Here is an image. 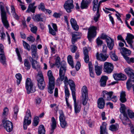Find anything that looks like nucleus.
<instances>
[{"label":"nucleus","instance_id":"1","mask_svg":"<svg viewBox=\"0 0 134 134\" xmlns=\"http://www.w3.org/2000/svg\"><path fill=\"white\" fill-rule=\"evenodd\" d=\"M65 65L66 63L64 61L62 62L59 70V77L58 78L59 79V82H60V80L61 81L64 80V83L65 82V81L66 82H69L67 77L65 76V72L66 70V68Z\"/></svg>","mask_w":134,"mask_h":134},{"label":"nucleus","instance_id":"2","mask_svg":"<svg viewBox=\"0 0 134 134\" xmlns=\"http://www.w3.org/2000/svg\"><path fill=\"white\" fill-rule=\"evenodd\" d=\"M65 85L64 88L65 90V100L68 99L69 96L70 95V93L69 91L68 90V88L67 86L69 84L70 88V89L72 92V89H74V92L75 93V85L74 82L71 80L69 79V82H66L65 81L64 83Z\"/></svg>","mask_w":134,"mask_h":134},{"label":"nucleus","instance_id":"3","mask_svg":"<svg viewBox=\"0 0 134 134\" xmlns=\"http://www.w3.org/2000/svg\"><path fill=\"white\" fill-rule=\"evenodd\" d=\"M3 4V3L2 2H0V8L2 21L5 27L7 29L9 27V25L7 20L6 12L5 10Z\"/></svg>","mask_w":134,"mask_h":134},{"label":"nucleus","instance_id":"4","mask_svg":"<svg viewBox=\"0 0 134 134\" xmlns=\"http://www.w3.org/2000/svg\"><path fill=\"white\" fill-rule=\"evenodd\" d=\"M81 101L82 103L84 105L87 104L88 99V90L85 86H83L81 90Z\"/></svg>","mask_w":134,"mask_h":134},{"label":"nucleus","instance_id":"5","mask_svg":"<svg viewBox=\"0 0 134 134\" xmlns=\"http://www.w3.org/2000/svg\"><path fill=\"white\" fill-rule=\"evenodd\" d=\"M97 27L94 26L90 27L88 29L87 38L90 41L92 39L96 37L97 34Z\"/></svg>","mask_w":134,"mask_h":134},{"label":"nucleus","instance_id":"6","mask_svg":"<svg viewBox=\"0 0 134 134\" xmlns=\"http://www.w3.org/2000/svg\"><path fill=\"white\" fill-rule=\"evenodd\" d=\"M101 38L105 40L108 47L110 50H111L114 46V40L103 34H102Z\"/></svg>","mask_w":134,"mask_h":134},{"label":"nucleus","instance_id":"7","mask_svg":"<svg viewBox=\"0 0 134 134\" xmlns=\"http://www.w3.org/2000/svg\"><path fill=\"white\" fill-rule=\"evenodd\" d=\"M25 85L28 94H29L31 92H34L35 91V88L33 87V83L29 78L27 79Z\"/></svg>","mask_w":134,"mask_h":134},{"label":"nucleus","instance_id":"8","mask_svg":"<svg viewBox=\"0 0 134 134\" xmlns=\"http://www.w3.org/2000/svg\"><path fill=\"white\" fill-rule=\"evenodd\" d=\"M2 122L3 127L7 132H9L12 131L13 126L12 122L4 119L2 120Z\"/></svg>","mask_w":134,"mask_h":134},{"label":"nucleus","instance_id":"9","mask_svg":"<svg viewBox=\"0 0 134 134\" xmlns=\"http://www.w3.org/2000/svg\"><path fill=\"white\" fill-rule=\"evenodd\" d=\"M113 69V65L111 63L107 62L104 63L103 70L105 72L110 74L112 72Z\"/></svg>","mask_w":134,"mask_h":134},{"label":"nucleus","instance_id":"10","mask_svg":"<svg viewBox=\"0 0 134 134\" xmlns=\"http://www.w3.org/2000/svg\"><path fill=\"white\" fill-rule=\"evenodd\" d=\"M72 96L74 101V105L75 113L77 114L79 113L80 111L81 105H79L76 103V97L75 96V93L74 92V89H72Z\"/></svg>","mask_w":134,"mask_h":134},{"label":"nucleus","instance_id":"11","mask_svg":"<svg viewBox=\"0 0 134 134\" xmlns=\"http://www.w3.org/2000/svg\"><path fill=\"white\" fill-rule=\"evenodd\" d=\"M64 7L67 12L68 13L71 12V9L73 8L74 7L73 1L68 0L66 1L64 4Z\"/></svg>","mask_w":134,"mask_h":134},{"label":"nucleus","instance_id":"12","mask_svg":"<svg viewBox=\"0 0 134 134\" xmlns=\"http://www.w3.org/2000/svg\"><path fill=\"white\" fill-rule=\"evenodd\" d=\"M96 57L97 59L101 61L104 62L105 61L108 57V55L106 54H103L101 53L99 54L98 52H97L96 54Z\"/></svg>","mask_w":134,"mask_h":134},{"label":"nucleus","instance_id":"13","mask_svg":"<svg viewBox=\"0 0 134 134\" xmlns=\"http://www.w3.org/2000/svg\"><path fill=\"white\" fill-rule=\"evenodd\" d=\"M113 92L112 91L108 92L106 91H103L102 92L103 98L107 100H110Z\"/></svg>","mask_w":134,"mask_h":134},{"label":"nucleus","instance_id":"14","mask_svg":"<svg viewBox=\"0 0 134 134\" xmlns=\"http://www.w3.org/2000/svg\"><path fill=\"white\" fill-rule=\"evenodd\" d=\"M31 118L30 111V110L28 109L26 112V115L24 119V121L27 122L28 125H29L31 123Z\"/></svg>","mask_w":134,"mask_h":134},{"label":"nucleus","instance_id":"15","mask_svg":"<svg viewBox=\"0 0 134 134\" xmlns=\"http://www.w3.org/2000/svg\"><path fill=\"white\" fill-rule=\"evenodd\" d=\"M124 71L128 76L130 77L129 79H133V82H134V71L129 68H126Z\"/></svg>","mask_w":134,"mask_h":134},{"label":"nucleus","instance_id":"16","mask_svg":"<svg viewBox=\"0 0 134 134\" xmlns=\"http://www.w3.org/2000/svg\"><path fill=\"white\" fill-rule=\"evenodd\" d=\"M52 123L51 124V128L50 131V134H52L54 131V130L57 127V122L54 117H53L51 119Z\"/></svg>","mask_w":134,"mask_h":134},{"label":"nucleus","instance_id":"17","mask_svg":"<svg viewBox=\"0 0 134 134\" xmlns=\"http://www.w3.org/2000/svg\"><path fill=\"white\" fill-rule=\"evenodd\" d=\"M83 53L84 55V60L86 63H89V58L88 52L87 47H85L83 48Z\"/></svg>","mask_w":134,"mask_h":134},{"label":"nucleus","instance_id":"18","mask_svg":"<svg viewBox=\"0 0 134 134\" xmlns=\"http://www.w3.org/2000/svg\"><path fill=\"white\" fill-rule=\"evenodd\" d=\"M29 59L30 62L31 63L32 68L36 70H37L38 66H39V69L41 68L39 63L36 60H33L30 57H29Z\"/></svg>","mask_w":134,"mask_h":134},{"label":"nucleus","instance_id":"19","mask_svg":"<svg viewBox=\"0 0 134 134\" xmlns=\"http://www.w3.org/2000/svg\"><path fill=\"white\" fill-rule=\"evenodd\" d=\"M121 106L120 108V111L121 113L123 114L124 116L125 117V120H128V117L127 114L126 113V107L124 104H121Z\"/></svg>","mask_w":134,"mask_h":134},{"label":"nucleus","instance_id":"20","mask_svg":"<svg viewBox=\"0 0 134 134\" xmlns=\"http://www.w3.org/2000/svg\"><path fill=\"white\" fill-rule=\"evenodd\" d=\"M37 80L39 88L41 90H43L46 86L45 82L44 79H37Z\"/></svg>","mask_w":134,"mask_h":134},{"label":"nucleus","instance_id":"21","mask_svg":"<svg viewBox=\"0 0 134 134\" xmlns=\"http://www.w3.org/2000/svg\"><path fill=\"white\" fill-rule=\"evenodd\" d=\"M133 38H134V36L131 34L129 33L127 34L125 40L128 44L131 46L133 42Z\"/></svg>","mask_w":134,"mask_h":134},{"label":"nucleus","instance_id":"22","mask_svg":"<svg viewBox=\"0 0 134 134\" xmlns=\"http://www.w3.org/2000/svg\"><path fill=\"white\" fill-rule=\"evenodd\" d=\"M98 107L100 109L103 108L104 106L105 103L103 98H100L98 99L97 101Z\"/></svg>","mask_w":134,"mask_h":134},{"label":"nucleus","instance_id":"23","mask_svg":"<svg viewBox=\"0 0 134 134\" xmlns=\"http://www.w3.org/2000/svg\"><path fill=\"white\" fill-rule=\"evenodd\" d=\"M70 23L73 29L76 31L78 30L79 27L77 22L75 19L72 18L70 20Z\"/></svg>","mask_w":134,"mask_h":134},{"label":"nucleus","instance_id":"24","mask_svg":"<svg viewBox=\"0 0 134 134\" xmlns=\"http://www.w3.org/2000/svg\"><path fill=\"white\" fill-rule=\"evenodd\" d=\"M35 3H34L29 4L28 9L26 11V12L29 13L30 12H31L32 13H35V9L36 8V7L34 6Z\"/></svg>","mask_w":134,"mask_h":134},{"label":"nucleus","instance_id":"25","mask_svg":"<svg viewBox=\"0 0 134 134\" xmlns=\"http://www.w3.org/2000/svg\"><path fill=\"white\" fill-rule=\"evenodd\" d=\"M102 65L99 66L96 65L95 66L94 69L96 73L97 76L100 75L102 73Z\"/></svg>","mask_w":134,"mask_h":134},{"label":"nucleus","instance_id":"26","mask_svg":"<svg viewBox=\"0 0 134 134\" xmlns=\"http://www.w3.org/2000/svg\"><path fill=\"white\" fill-rule=\"evenodd\" d=\"M122 51V53L123 54V57L124 58V57L130 55L131 54V51H130L127 49L125 47L122 48H121Z\"/></svg>","mask_w":134,"mask_h":134},{"label":"nucleus","instance_id":"27","mask_svg":"<svg viewBox=\"0 0 134 134\" xmlns=\"http://www.w3.org/2000/svg\"><path fill=\"white\" fill-rule=\"evenodd\" d=\"M55 86V82H49V86L48 88V91L51 94H52L53 92V90Z\"/></svg>","mask_w":134,"mask_h":134},{"label":"nucleus","instance_id":"28","mask_svg":"<svg viewBox=\"0 0 134 134\" xmlns=\"http://www.w3.org/2000/svg\"><path fill=\"white\" fill-rule=\"evenodd\" d=\"M108 77L107 76H102L100 80V85L101 86L104 87L106 84Z\"/></svg>","mask_w":134,"mask_h":134},{"label":"nucleus","instance_id":"29","mask_svg":"<svg viewBox=\"0 0 134 134\" xmlns=\"http://www.w3.org/2000/svg\"><path fill=\"white\" fill-rule=\"evenodd\" d=\"M5 60L6 59L4 55V53H0V62L5 66H6L7 65Z\"/></svg>","mask_w":134,"mask_h":134},{"label":"nucleus","instance_id":"30","mask_svg":"<svg viewBox=\"0 0 134 134\" xmlns=\"http://www.w3.org/2000/svg\"><path fill=\"white\" fill-rule=\"evenodd\" d=\"M98 0H93L92 3L93 4V10L94 11H97L98 9V10H99L100 8H98Z\"/></svg>","mask_w":134,"mask_h":134},{"label":"nucleus","instance_id":"31","mask_svg":"<svg viewBox=\"0 0 134 134\" xmlns=\"http://www.w3.org/2000/svg\"><path fill=\"white\" fill-rule=\"evenodd\" d=\"M47 75L48 77L49 82H55V79L52 75L51 71L49 70L47 72Z\"/></svg>","mask_w":134,"mask_h":134},{"label":"nucleus","instance_id":"32","mask_svg":"<svg viewBox=\"0 0 134 134\" xmlns=\"http://www.w3.org/2000/svg\"><path fill=\"white\" fill-rule=\"evenodd\" d=\"M125 96V92L124 91L121 92L120 93V100L122 103H125L126 101L127 100Z\"/></svg>","mask_w":134,"mask_h":134},{"label":"nucleus","instance_id":"33","mask_svg":"<svg viewBox=\"0 0 134 134\" xmlns=\"http://www.w3.org/2000/svg\"><path fill=\"white\" fill-rule=\"evenodd\" d=\"M39 66H38L37 70H36L38 72L37 74V79H44L41 68L39 69Z\"/></svg>","mask_w":134,"mask_h":134},{"label":"nucleus","instance_id":"34","mask_svg":"<svg viewBox=\"0 0 134 134\" xmlns=\"http://www.w3.org/2000/svg\"><path fill=\"white\" fill-rule=\"evenodd\" d=\"M88 6V2L87 1H85L84 0H82L80 6L81 9H86Z\"/></svg>","mask_w":134,"mask_h":134},{"label":"nucleus","instance_id":"35","mask_svg":"<svg viewBox=\"0 0 134 134\" xmlns=\"http://www.w3.org/2000/svg\"><path fill=\"white\" fill-rule=\"evenodd\" d=\"M81 36V33L77 32H75L71 33L72 38L73 37L74 39L77 40L80 38Z\"/></svg>","mask_w":134,"mask_h":134},{"label":"nucleus","instance_id":"36","mask_svg":"<svg viewBox=\"0 0 134 134\" xmlns=\"http://www.w3.org/2000/svg\"><path fill=\"white\" fill-rule=\"evenodd\" d=\"M45 130L44 126L41 125L38 128V134H45Z\"/></svg>","mask_w":134,"mask_h":134},{"label":"nucleus","instance_id":"37","mask_svg":"<svg viewBox=\"0 0 134 134\" xmlns=\"http://www.w3.org/2000/svg\"><path fill=\"white\" fill-rule=\"evenodd\" d=\"M133 79H129L126 83L127 88L129 90L133 86V85L131 83L132 82H133Z\"/></svg>","mask_w":134,"mask_h":134},{"label":"nucleus","instance_id":"38","mask_svg":"<svg viewBox=\"0 0 134 134\" xmlns=\"http://www.w3.org/2000/svg\"><path fill=\"white\" fill-rule=\"evenodd\" d=\"M119 128V125L118 124L111 125L109 127V129L112 131H114L118 130Z\"/></svg>","mask_w":134,"mask_h":134},{"label":"nucleus","instance_id":"39","mask_svg":"<svg viewBox=\"0 0 134 134\" xmlns=\"http://www.w3.org/2000/svg\"><path fill=\"white\" fill-rule=\"evenodd\" d=\"M107 124L105 122H103L102 126L100 127H102V129L103 132V134H108L107 130L106 129V127Z\"/></svg>","mask_w":134,"mask_h":134},{"label":"nucleus","instance_id":"40","mask_svg":"<svg viewBox=\"0 0 134 134\" xmlns=\"http://www.w3.org/2000/svg\"><path fill=\"white\" fill-rule=\"evenodd\" d=\"M67 59L69 64L71 66L72 68H74V64L72 56L70 55H69Z\"/></svg>","mask_w":134,"mask_h":134},{"label":"nucleus","instance_id":"41","mask_svg":"<svg viewBox=\"0 0 134 134\" xmlns=\"http://www.w3.org/2000/svg\"><path fill=\"white\" fill-rule=\"evenodd\" d=\"M60 116L59 117V120L60 122L65 120V117L63 113L62 110L60 111Z\"/></svg>","mask_w":134,"mask_h":134},{"label":"nucleus","instance_id":"42","mask_svg":"<svg viewBox=\"0 0 134 134\" xmlns=\"http://www.w3.org/2000/svg\"><path fill=\"white\" fill-rule=\"evenodd\" d=\"M15 77L17 79V83L18 85L19 84L22 80V76L21 75L20 73H18L16 74Z\"/></svg>","mask_w":134,"mask_h":134},{"label":"nucleus","instance_id":"43","mask_svg":"<svg viewBox=\"0 0 134 134\" xmlns=\"http://www.w3.org/2000/svg\"><path fill=\"white\" fill-rule=\"evenodd\" d=\"M110 54L112 59L114 61H117L118 60V57L116 55L115 53L111 51L110 52Z\"/></svg>","mask_w":134,"mask_h":134},{"label":"nucleus","instance_id":"44","mask_svg":"<svg viewBox=\"0 0 134 134\" xmlns=\"http://www.w3.org/2000/svg\"><path fill=\"white\" fill-rule=\"evenodd\" d=\"M124 59L128 64H130L131 63H134V58L132 57L130 58L128 56H125L124 57Z\"/></svg>","mask_w":134,"mask_h":134},{"label":"nucleus","instance_id":"45","mask_svg":"<svg viewBox=\"0 0 134 134\" xmlns=\"http://www.w3.org/2000/svg\"><path fill=\"white\" fill-rule=\"evenodd\" d=\"M48 26L49 29V33L53 36L55 35L56 34V32L57 31H55L54 30H53L50 25H48Z\"/></svg>","mask_w":134,"mask_h":134},{"label":"nucleus","instance_id":"46","mask_svg":"<svg viewBox=\"0 0 134 134\" xmlns=\"http://www.w3.org/2000/svg\"><path fill=\"white\" fill-rule=\"evenodd\" d=\"M24 64L25 66L26 67V70H29L30 69L31 66L29 62L27 59H25L24 60Z\"/></svg>","mask_w":134,"mask_h":134},{"label":"nucleus","instance_id":"47","mask_svg":"<svg viewBox=\"0 0 134 134\" xmlns=\"http://www.w3.org/2000/svg\"><path fill=\"white\" fill-rule=\"evenodd\" d=\"M30 27H31V31L33 33L36 34L37 30V27L36 26H34L33 24H30Z\"/></svg>","mask_w":134,"mask_h":134},{"label":"nucleus","instance_id":"48","mask_svg":"<svg viewBox=\"0 0 134 134\" xmlns=\"http://www.w3.org/2000/svg\"><path fill=\"white\" fill-rule=\"evenodd\" d=\"M23 43L24 48L29 51H30L31 48L29 45L24 41H23Z\"/></svg>","mask_w":134,"mask_h":134},{"label":"nucleus","instance_id":"49","mask_svg":"<svg viewBox=\"0 0 134 134\" xmlns=\"http://www.w3.org/2000/svg\"><path fill=\"white\" fill-rule=\"evenodd\" d=\"M121 115H120V118L121 119V120L122 121V122L123 123V124L125 125H126L127 124V122H128L129 121H130L129 118H128V120H125V117L124 116V117L122 118V117H121L120 116Z\"/></svg>","mask_w":134,"mask_h":134},{"label":"nucleus","instance_id":"50","mask_svg":"<svg viewBox=\"0 0 134 134\" xmlns=\"http://www.w3.org/2000/svg\"><path fill=\"white\" fill-rule=\"evenodd\" d=\"M61 64H60V58L59 57H57L56 60H55V64L57 67L59 68L60 67V65Z\"/></svg>","mask_w":134,"mask_h":134},{"label":"nucleus","instance_id":"51","mask_svg":"<svg viewBox=\"0 0 134 134\" xmlns=\"http://www.w3.org/2000/svg\"><path fill=\"white\" fill-rule=\"evenodd\" d=\"M35 20L37 21H43V18L40 14H37L35 16Z\"/></svg>","mask_w":134,"mask_h":134},{"label":"nucleus","instance_id":"52","mask_svg":"<svg viewBox=\"0 0 134 134\" xmlns=\"http://www.w3.org/2000/svg\"><path fill=\"white\" fill-rule=\"evenodd\" d=\"M100 16V14L99 13V11L98 10V9L97 11L96 15L94 16L93 18V20L96 22H97L98 21Z\"/></svg>","mask_w":134,"mask_h":134},{"label":"nucleus","instance_id":"53","mask_svg":"<svg viewBox=\"0 0 134 134\" xmlns=\"http://www.w3.org/2000/svg\"><path fill=\"white\" fill-rule=\"evenodd\" d=\"M113 76L114 79L116 81L120 80V73L119 74H114Z\"/></svg>","mask_w":134,"mask_h":134},{"label":"nucleus","instance_id":"54","mask_svg":"<svg viewBox=\"0 0 134 134\" xmlns=\"http://www.w3.org/2000/svg\"><path fill=\"white\" fill-rule=\"evenodd\" d=\"M31 54L32 57L30 56L33 60H35V59L36 60H37L38 57L37 54V52L31 53Z\"/></svg>","mask_w":134,"mask_h":134},{"label":"nucleus","instance_id":"55","mask_svg":"<svg viewBox=\"0 0 134 134\" xmlns=\"http://www.w3.org/2000/svg\"><path fill=\"white\" fill-rule=\"evenodd\" d=\"M60 125L61 127L63 128H64L68 126V124L66 121H60Z\"/></svg>","mask_w":134,"mask_h":134},{"label":"nucleus","instance_id":"56","mask_svg":"<svg viewBox=\"0 0 134 134\" xmlns=\"http://www.w3.org/2000/svg\"><path fill=\"white\" fill-rule=\"evenodd\" d=\"M127 113L129 117L130 118L132 119L134 118V113L132 110L129 109L128 110Z\"/></svg>","mask_w":134,"mask_h":134},{"label":"nucleus","instance_id":"57","mask_svg":"<svg viewBox=\"0 0 134 134\" xmlns=\"http://www.w3.org/2000/svg\"><path fill=\"white\" fill-rule=\"evenodd\" d=\"M39 121V118L37 116L35 117L34 118V126H36L38 124Z\"/></svg>","mask_w":134,"mask_h":134},{"label":"nucleus","instance_id":"58","mask_svg":"<svg viewBox=\"0 0 134 134\" xmlns=\"http://www.w3.org/2000/svg\"><path fill=\"white\" fill-rule=\"evenodd\" d=\"M31 53L37 52V49L36 46L34 44H32L31 46Z\"/></svg>","mask_w":134,"mask_h":134},{"label":"nucleus","instance_id":"59","mask_svg":"<svg viewBox=\"0 0 134 134\" xmlns=\"http://www.w3.org/2000/svg\"><path fill=\"white\" fill-rule=\"evenodd\" d=\"M8 109L6 107L4 108L3 109V112L2 115V116L5 117L8 114Z\"/></svg>","mask_w":134,"mask_h":134},{"label":"nucleus","instance_id":"60","mask_svg":"<svg viewBox=\"0 0 134 134\" xmlns=\"http://www.w3.org/2000/svg\"><path fill=\"white\" fill-rule=\"evenodd\" d=\"M120 80L124 81L126 80L127 78V76L124 74L122 73H120Z\"/></svg>","mask_w":134,"mask_h":134},{"label":"nucleus","instance_id":"61","mask_svg":"<svg viewBox=\"0 0 134 134\" xmlns=\"http://www.w3.org/2000/svg\"><path fill=\"white\" fill-rule=\"evenodd\" d=\"M5 35L4 32L2 30H0V36L1 40H4L5 38Z\"/></svg>","mask_w":134,"mask_h":134},{"label":"nucleus","instance_id":"62","mask_svg":"<svg viewBox=\"0 0 134 134\" xmlns=\"http://www.w3.org/2000/svg\"><path fill=\"white\" fill-rule=\"evenodd\" d=\"M15 51H16V53L17 54V55L18 57V58L19 60V61L20 62H21L22 60V58L21 57L20 55V54L19 52V51L18 48H16V49Z\"/></svg>","mask_w":134,"mask_h":134},{"label":"nucleus","instance_id":"63","mask_svg":"<svg viewBox=\"0 0 134 134\" xmlns=\"http://www.w3.org/2000/svg\"><path fill=\"white\" fill-rule=\"evenodd\" d=\"M39 9H40L43 11H44L45 9L44 4L42 3H41L40 4L39 6Z\"/></svg>","mask_w":134,"mask_h":134},{"label":"nucleus","instance_id":"64","mask_svg":"<svg viewBox=\"0 0 134 134\" xmlns=\"http://www.w3.org/2000/svg\"><path fill=\"white\" fill-rule=\"evenodd\" d=\"M96 43L98 46H101L103 43V41L99 38H98L96 40Z\"/></svg>","mask_w":134,"mask_h":134}]
</instances>
